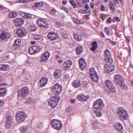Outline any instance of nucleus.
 <instances>
[{"label":"nucleus","instance_id":"f257e3e1","mask_svg":"<svg viewBox=\"0 0 133 133\" xmlns=\"http://www.w3.org/2000/svg\"><path fill=\"white\" fill-rule=\"evenodd\" d=\"M117 113L121 120H126L128 118V114L127 111L122 108H119Z\"/></svg>","mask_w":133,"mask_h":133},{"label":"nucleus","instance_id":"f03ea898","mask_svg":"<svg viewBox=\"0 0 133 133\" xmlns=\"http://www.w3.org/2000/svg\"><path fill=\"white\" fill-rule=\"evenodd\" d=\"M59 97L58 96H55L52 97L48 102L49 105L51 106L52 108H55L57 105L60 100Z\"/></svg>","mask_w":133,"mask_h":133},{"label":"nucleus","instance_id":"7ed1b4c3","mask_svg":"<svg viewBox=\"0 0 133 133\" xmlns=\"http://www.w3.org/2000/svg\"><path fill=\"white\" fill-rule=\"evenodd\" d=\"M51 124L54 129L58 131L61 129L62 126L61 121L56 119H52L51 121Z\"/></svg>","mask_w":133,"mask_h":133},{"label":"nucleus","instance_id":"20e7f679","mask_svg":"<svg viewBox=\"0 0 133 133\" xmlns=\"http://www.w3.org/2000/svg\"><path fill=\"white\" fill-rule=\"evenodd\" d=\"M27 116V115L23 111L18 112L16 113V119L19 122L23 121Z\"/></svg>","mask_w":133,"mask_h":133},{"label":"nucleus","instance_id":"39448f33","mask_svg":"<svg viewBox=\"0 0 133 133\" xmlns=\"http://www.w3.org/2000/svg\"><path fill=\"white\" fill-rule=\"evenodd\" d=\"M114 81L116 84L123 88H124L125 86L124 79L118 75H116L115 76Z\"/></svg>","mask_w":133,"mask_h":133},{"label":"nucleus","instance_id":"423d86ee","mask_svg":"<svg viewBox=\"0 0 133 133\" xmlns=\"http://www.w3.org/2000/svg\"><path fill=\"white\" fill-rule=\"evenodd\" d=\"M104 104L103 100L99 99L94 102L93 105L94 108L99 110H102L104 108Z\"/></svg>","mask_w":133,"mask_h":133},{"label":"nucleus","instance_id":"0eeeda50","mask_svg":"<svg viewBox=\"0 0 133 133\" xmlns=\"http://www.w3.org/2000/svg\"><path fill=\"white\" fill-rule=\"evenodd\" d=\"M29 93L28 88L27 87H24L18 91V96L19 97L23 98L26 96Z\"/></svg>","mask_w":133,"mask_h":133},{"label":"nucleus","instance_id":"6e6552de","mask_svg":"<svg viewBox=\"0 0 133 133\" xmlns=\"http://www.w3.org/2000/svg\"><path fill=\"white\" fill-rule=\"evenodd\" d=\"M52 90L54 92L56 95L59 94L62 90V87L61 85L58 83H56L52 88Z\"/></svg>","mask_w":133,"mask_h":133},{"label":"nucleus","instance_id":"1a4fd4ad","mask_svg":"<svg viewBox=\"0 0 133 133\" xmlns=\"http://www.w3.org/2000/svg\"><path fill=\"white\" fill-rule=\"evenodd\" d=\"M105 60L107 62L110 63H112L113 59L111 56L110 52L108 50H106L104 51Z\"/></svg>","mask_w":133,"mask_h":133},{"label":"nucleus","instance_id":"9d476101","mask_svg":"<svg viewBox=\"0 0 133 133\" xmlns=\"http://www.w3.org/2000/svg\"><path fill=\"white\" fill-rule=\"evenodd\" d=\"M37 24L40 26L45 28H47L48 27V21L44 19H38L37 21Z\"/></svg>","mask_w":133,"mask_h":133},{"label":"nucleus","instance_id":"9b49d317","mask_svg":"<svg viewBox=\"0 0 133 133\" xmlns=\"http://www.w3.org/2000/svg\"><path fill=\"white\" fill-rule=\"evenodd\" d=\"M41 50V48L38 46H32L29 48L28 52L31 55H32L39 52Z\"/></svg>","mask_w":133,"mask_h":133},{"label":"nucleus","instance_id":"f8f14e48","mask_svg":"<svg viewBox=\"0 0 133 133\" xmlns=\"http://www.w3.org/2000/svg\"><path fill=\"white\" fill-rule=\"evenodd\" d=\"M105 83L106 85L110 91L114 92H116V88L111 81L106 80L105 81Z\"/></svg>","mask_w":133,"mask_h":133},{"label":"nucleus","instance_id":"ddd939ff","mask_svg":"<svg viewBox=\"0 0 133 133\" xmlns=\"http://www.w3.org/2000/svg\"><path fill=\"white\" fill-rule=\"evenodd\" d=\"M72 64V62L68 60L64 62L62 65V68L63 70H65L69 69L71 66Z\"/></svg>","mask_w":133,"mask_h":133},{"label":"nucleus","instance_id":"4468645a","mask_svg":"<svg viewBox=\"0 0 133 133\" xmlns=\"http://www.w3.org/2000/svg\"><path fill=\"white\" fill-rule=\"evenodd\" d=\"M16 33L19 37H22L26 35L27 32L25 29L21 28L17 30Z\"/></svg>","mask_w":133,"mask_h":133},{"label":"nucleus","instance_id":"2eb2a0df","mask_svg":"<svg viewBox=\"0 0 133 133\" xmlns=\"http://www.w3.org/2000/svg\"><path fill=\"white\" fill-rule=\"evenodd\" d=\"M78 63L80 68L82 70H83L86 65L85 61L83 58H81L79 60Z\"/></svg>","mask_w":133,"mask_h":133},{"label":"nucleus","instance_id":"dca6fc26","mask_svg":"<svg viewBox=\"0 0 133 133\" xmlns=\"http://www.w3.org/2000/svg\"><path fill=\"white\" fill-rule=\"evenodd\" d=\"M104 70L105 72L110 73L114 70V67L112 65L105 64L104 65Z\"/></svg>","mask_w":133,"mask_h":133},{"label":"nucleus","instance_id":"f3484780","mask_svg":"<svg viewBox=\"0 0 133 133\" xmlns=\"http://www.w3.org/2000/svg\"><path fill=\"white\" fill-rule=\"evenodd\" d=\"M48 79L45 77L41 78L38 82V83L41 87H43L45 86L47 84Z\"/></svg>","mask_w":133,"mask_h":133},{"label":"nucleus","instance_id":"a211bd4d","mask_svg":"<svg viewBox=\"0 0 133 133\" xmlns=\"http://www.w3.org/2000/svg\"><path fill=\"white\" fill-rule=\"evenodd\" d=\"M14 22L15 23L16 26H21L23 24L24 21L23 19L19 18L15 19Z\"/></svg>","mask_w":133,"mask_h":133},{"label":"nucleus","instance_id":"6ab92c4d","mask_svg":"<svg viewBox=\"0 0 133 133\" xmlns=\"http://www.w3.org/2000/svg\"><path fill=\"white\" fill-rule=\"evenodd\" d=\"M48 38L51 40H55L58 38V35L54 32H50L48 35Z\"/></svg>","mask_w":133,"mask_h":133},{"label":"nucleus","instance_id":"aec40b11","mask_svg":"<svg viewBox=\"0 0 133 133\" xmlns=\"http://www.w3.org/2000/svg\"><path fill=\"white\" fill-rule=\"evenodd\" d=\"M49 56L50 54L48 52H44L41 56V58L43 62H44L48 59Z\"/></svg>","mask_w":133,"mask_h":133},{"label":"nucleus","instance_id":"412c9836","mask_svg":"<svg viewBox=\"0 0 133 133\" xmlns=\"http://www.w3.org/2000/svg\"><path fill=\"white\" fill-rule=\"evenodd\" d=\"M114 128L116 130L121 132L124 131L123 127L122 124L119 122L117 123L114 125Z\"/></svg>","mask_w":133,"mask_h":133},{"label":"nucleus","instance_id":"4be33fe9","mask_svg":"<svg viewBox=\"0 0 133 133\" xmlns=\"http://www.w3.org/2000/svg\"><path fill=\"white\" fill-rule=\"evenodd\" d=\"M54 75L56 79L60 77L62 75V70H56L54 72Z\"/></svg>","mask_w":133,"mask_h":133},{"label":"nucleus","instance_id":"5701e85b","mask_svg":"<svg viewBox=\"0 0 133 133\" xmlns=\"http://www.w3.org/2000/svg\"><path fill=\"white\" fill-rule=\"evenodd\" d=\"M77 98L80 101H85L88 98V96H85L83 94H79L77 96Z\"/></svg>","mask_w":133,"mask_h":133},{"label":"nucleus","instance_id":"b1692460","mask_svg":"<svg viewBox=\"0 0 133 133\" xmlns=\"http://www.w3.org/2000/svg\"><path fill=\"white\" fill-rule=\"evenodd\" d=\"M21 44V40L19 39H16L14 41L13 47L14 48L16 47V48H17L19 47Z\"/></svg>","mask_w":133,"mask_h":133},{"label":"nucleus","instance_id":"393cba45","mask_svg":"<svg viewBox=\"0 0 133 133\" xmlns=\"http://www.w3.org/2000/svg\"><path fill=\"white\" fill-rule=\"evenodd\" d=\"M9 37V33L7 32H2L0 36V39L4 40L8 38Z\"/></svg>","mask_w":133,"mask_h":133},{"label":"nucleus","instance_id":"a878e982","mask_svg":"<svg viewBox=\"0 0 133 133\" xmlns=\"http://www.w3.org/2000/svg\"><path fill=\"white\" fill-rule=\"evenodd\" d=\"M91 45L92 46L90 48V49L91 51H94L98 47L97 43L95 41L92 43Z\"/></svg>","mask_w":133,"mask_h":133},{"label":"nucleus","instance_id":"bb28decb","mask_svg":"<svg viewBox=\"0 0 133 133\" xmlns=\"http://www.w3.org/2000/svg\"><path fill=\"white\" fill-rule=\"evenodd\" d=\"M9 68V65L5 64H1L0 65V70L3 71H6Z\"/></svg>","mask_w":133,"mask_h":133},{"label":"nucleus","instance_id":"cd10ccee","mask_svg":"<svg viewBox=\"0 0 133 133\" xmlns=\"http://www.w3.org/2000/svg\"><path fill=\"white\" fill-rule=\"evenodd\" d=\"M7 89L6 88H3L0 89V97H4L6 94Z\"/></svg>","mask_w":133,"mask_h":133},{"label":"nucleus","instance_id":"c85d7f7f","mask_svg":"<svg viewBox=\"0 0 133 133\" xmlns=\"http://www.w3.org/2000/svg\"><path fill=\"white\" fill-rule=\"evenodd\" d=\"M72 85L75 88H77L80 87L81 83L80 81L78 80H76L74 81L72 83Z\"/></svg>","mask_w":133,"mask_h":133},{"label":"nucleus","instance_id":"c756f323","mask_svg":"<svg viewBox=\"0 0 133 133\" xmlns=\"http://www.w3.org/2000/svg\"><path fill=\"white\" fill-rule=\"evenodd\" d=\"M76 54L77 55H79L83 51V47L82 45L79 46L75 49Z\"/></svg>","mask_w":133,"mask_h":133},{"label":"nucleus","instance_id":"7c9ffc66","mask_svg":"<svg viewBox=\"0 0 133 133\" xmlns=\"http://www.w3.org/2000/svg\"><path fill=\"white\" fill-rule=\"evenodd\" d=\"M90 77L91 79L93 81L96 82H98L99 81V77L98 74L90 76Z\"/></svg>","mask_w":133,"mask_h":133},{"label":"nucleus","instance_id":"2f4dec72","mask_svg":"<svg viewBox=\"0 0 133 133\" xmlns=\"http://www.w3.org/2000/svg\"><path fill=\"white\" fill-rule=\"evenodd\" d=\"M89 74L90 77L98 74L95 69L93 68H92L90 69Z\"/></svg>","mask_w":133,"mask_h":133},{"label":"nucleus","instance_id":"473e14b6","mask_svg":"<svg viewBox=\"0 0 133 133\" xmlns=\"http://www.w3.org/2000/svg\"><path fill=\"white\" fill-rule=\"evenodd\" d=\"M109 6V9L111 10L114 11L115 10V8L114 4L112 1L110 2Z\"/></svg>","mask_w":133,"mask_h":133},{"label":"nucleus","instance_id":"72a5a7b5","mask_svg":"<svg viewBox=\"0 0 133 133\" xmlns=\"http://www.w3.org/2000/svg\"><path fill=\"white\" fill-rule=\"evenodd\" d=\"M43 3L42 2H36L34 3V6L36 8L41 7L43 5Z\"/></svg>","mask_w":133,"mask_h":133},{"label":"nucleus","instance_id":"f704fd0d","mask_svg":"<svg viewBox=\"0 0 133 133\" xmlns=\"http://www.w3.org/2000/svg\"><path fill=\"white\" fill-rule=\"evenodd\" d=\"M27 129L28 128L27 126H23L20 128L19 130L22 132L23 133L26 131Z\"/></svg>","mask_w":133,"mask_h":133},{"label":"nucleus","instance_id":"c9c22d12","mask_svg":"<svg viewBox=\"0 0 133 133\" xmlns=\"http://www.w3.org/2000/svg\"><path fill=\"white\" fill-rule=\"evenodd\" d=\"M9 58V55L7 53H5L3 55L2 58L3 61H5L8 59Z\"/></svg>","mask_w":133,"mask_h":133},{"label":"nucleus","instance_id":"e433bc0d","mask_svg":"<svg viewBox=\"0 0 133 133\" xmlns=\"http://www.w3.org/2000/svg\"><path fill=\"white\" fill-rule=\"evenodd\" d=\"M26 102L28 104H31L33 103L34 101L31 97H29L26 99Z\"/></svg>","mask_w":133,"mask_h":133},{"label":"nucleus","instance_id":"4c0bfd02","mask_svg":"<svg viewBox=\"0 0 133 133\" xmlns=\"http://www.w3.org/2000/svg\"><path fill=\"white\" fill-rule=\"evenodd\" d=\"M73 35L74 38L77 41H80L81 40L82 38L81 36H78L75 34H74Z\"/></svg>","mask_w":133,"mask_h":133},{"label":"nucleus","instance_id":"58836bf2","mask_svg":"<svg viewBox=\"0 0 133 133\" xmlns=\"http://www.w3.org/2000/svg\"><path fill=\"white\" fill-rule=\"evenodd\" d=\"M17 16L16 13L14 12H11L9 14L8 17H9L14 18Z\"/></svg>","mask_w":133,"mask_h":133},{"label":"nucleus","instance_id":"ea45409f","mask_svg":"<svg viewBox=\"0 0 133 133\" xmlns=\"http://www.w3.org/2000/svg\"><path fill=\"white\" fill-rule=\"evenodd\" d=\"M33 38L35 40H38L41 39L42 37L39 35H35L33 36Z\"/></svg>","mask_w":133,"mask_h":133},{"label":"nucleus","instance_id":"a19ab883","mask_svg":"<svg viewBox=\"0 0 133 133\" xmlns=\"http://www.w3.org/2000/svg\"><path fill=\"white\" fill-rule=\"evenodd\" d=\"M74 22L77 24H83V22L80 19H75L74 20Z\"/></svg>","mask_w":133,"mask_h":133},{"label":"nucleus","instance_id":"79ce46f5","mask_svg":"<svg viewBox=\"0 0 133 133\" xmlns=\"http://www.w3.org/2000/svg\"><path fill=\"white\" fill-rule=\"evenodd\" d=\"M92 124L93 126L96 127H98L97 125L99 124V123L97 122V121H95L92 122Z\"/></svg>","mask_w":133,"mask_h":133},{"label":"nucleus","instance_id":"37998d69","mask_svg":"<svg viewBox=\"0 0 133 133\" xmlns=\"http://www.w3.org/2000/svg\"><path fill=\"white\" fill-rule=\"evenodd\" d=\"M69 2L74 8H77V5L76 4L74 3L73 0H71L69 1Z\"/></svg>","mask_w":133,"mask_h":133},{"label":"nucleus","instance_id":"c03bdc74","mask_svg":"<svg viewBox=\"0 0 133 133\" xmlns=\"http://www.w3.org/2000/svg\"><path fill=\"white\" fill-rule=\"evenodd\" d=\"M95 113L97 117H100L102 115V113L100 111H96Z\"/></svg>","mask_w":133,"mask_h":133},{"label":"nucleus","instance_id":"a18cd8bd","mask_svg":"<svg viewBox=\"0 0 133 133\" xmlns=\"http://www.w3.org/2000/svg\"><path fill=\"white\" fill-rule=\"evenodd\" d=\"M30 28L31 30L32 31H35L37 30L36 26L34 25H31Z\"/></svg>","mask_w":133,"mask_h":133},{"label":"nucleus","instance_id":"49530a36","mask_svg":"<svg viewBox=\"0 0 133 133\" xmlns=\"http://www.w3.org/2000/svg\"><path fill=\"white\" fill-rule=\"evenodd\" d=\"M11 122H10L6 121V123L5 127L6 128H9L11 125Z\"/></svg>","mask_w":133,"mask_h":133},{"label":"nucleus","instance_id":"de8ad7c7","mask_svg":"<svg viewBox=\"0 0 133 133\" xmlns=\"http://www.w3.org/2000/svg\"><path fill=\"white\" fill-rule=\"evenodd\" d=\"M104 31L107 35H110V32L108 28H105L104 29Z\"/></svg>","mask_w":133,"mask_h":133},{"label":"nucleus","instance_id":"09e8293b","mask_svg":"<svg viewBox=\"0 0 133 133\" xmlns=\"http://www.w3.org/2000/svg\"><path fill=\"white\" fill-rule=\"evenodd\" d=\"M57 12V11L55 9H52L50 13L51 15H55L56 12Z\"/></svg>","mask_w":133,"mask_h":133},{"label":"nucleus","instance_id":"8fccbe9b","mask_svg":"<svg viewBox=\"0 0 133 133\" xmlns=\"http://www.w3.org/2000/svg\"><path fill=\"white\" fill-rule=\"evenodd\" d=\"M112 21V18L111 17H109L106 20V22L108 24L111 23Z\"/></svg>","mask_w":133,"mask_h":133},{"label":"nucleus","instance_id":"3c124183","mask_svg":"<svg viewBox=\"0 0 133 133\" xmlns=\"http://www.w3.org/2000/svg\"><path fill=\"white\" fill-rule=\"evenodd\" d=\"M6 121L11 122L12 121V119L10 116H9L6 117Z\"/></svg>","mask_w":133,"mask_h":133},{"label":"nucleus","instance_id":"603ef678","mask_svg":"<svg viewBox=\"0 0 133 133\" xmlns=\"http://www.w3.org/2000/svg\"><path fill=\"white\" fill-rule=\"evenodd\" d=\"M31 17V15L29 14L26 13V14L25 18H30Z\"/></svg>","mask_w":133,"mask_h":133},{"label":"nucleus","instance_id":"864d4df0","mask_svg":"<svg viewBox=\"0 0 133 133\" xmlns=\"http://www.w3.org/2000/svg\"><path fill=\"white\" fill-rule=\"evenodd\" d=\"M61 9L64 11L68 13V9L62 7L60 8Z\"/></svg>","mask_w":133,"mask_h":133},{"label":"nucleus","instance_id":"5fc2aeb1","mask_svg":"<svg viewBox=\"0 0 133 133\" xmlns=\"http://www.w3.org/2000/svg\"><path fill=\"white\" fill-rule=\"evenodd\" d=\"M26 2L25 0H20L17 1L16 3H24Z\"/></svg>","mask_w":133,"mask_h":133},{"label":"nucleus","instance_id":"6e6d98bb","mask_svg":"<svg viewBox=\"0 0 133 133\" xmlns=\"http://www.w3.org/2000/svg\"><path fill=\"white\" fill-rule=\"evenodd\" d=\"M101 11H103L105 10V6L103 5H101Z\"/></svg>","mask_w":133,"mask_h":133},{"label":"nucleus","instance_id":"4d7b16f0","mask_svg":"<svg viewBox=\"0 0 133 133\" xmlns=\"http://www.w3.org/2000/svg\"><path fill=\"white\" fill-rule=\"evenodd\" d=\"M86 11L85 10L81 9L80 10L79 12L81 13L84 14L85 13Z\"/></svg>","mask_w":133,"mask_h":133},{"label":"nucleus","instance_id":"13d9d810","mask_svg":"<svg viewBox=\"0 0 133 133\" xmlns=\"http://www.w3.org/2000/svg\"><path fill=\"white\" fill-rule=\"evenodd\" d=\"M5 9V8L3 6L0 5V10H3H3Z\"/></svg>","mask_w":133,"mask_h":133},{"label":"nucleus","instance_id":"bf43d9fd","mask_svg":"<svg viewBox=\"0 0 133 133\" xmlns=\"http://www.w3.org/2000/svg\"><path fill=\"white\" fill-rule=\"evenodd\" d=\"M26 13H25L24 12H22L21 14V16L23 17H24L25 18L26 14Z\"/></svg>","mask_w":133,"mask_h":133},{"label":"nucleus","instance_id":"052dcab7","mask_svg":"<svg viewBox=\"0 0 133 133\" xmlns=\"http://www.w3.org/2000/svg\"><path fill=\"white\" fill-rule=\"evenodd\" d=\"M115 19L117 22H119L120 21V19L117 17H114Z\"/></svg>","mask_w":133,"mask_h":133},{"label":"nucleus","instance_id":"680f3d73","mask_svg":"<svg viewBox=\"0 0 133 133\" xmlns=\"http://www.w3.org/2000/svg\"><path fill=\"white\" fill-rule=\"evenodd\" d=\"M89 0H82V2L83 4H85L87 2H89Z\"/></svg>","mask_w":133,"mask_h":133},{"label":"nucleus","instance_id":"e2e57ef3","mask_svg":"<svg viewBox=\"0 0 133 133\" xmlns=\"http://www.w3.org/2000/svg\"><path fill=\"white\" fill-rule=\"evenodd\" d=\"M110 42L113 45H115L116 44V43L115 41L110 40Z\"/></svg>","mask_w":133,"mask_h":133},{"label":"nucleus","instance_id":"0e129e2a","mask_svg":"<svg viewBox=\"0 0 133 133\" xmlns=\"http://www.w3.org/2000/svg\"><path fill=\"white\" fill-rule=\"evenodd\" d=\"M90 6L91 8L92 9H93L94 8V4L93 3H90Z\"/></svg>","mask_w":133,"mask_h":133},{"label":"nucleus","instance_id":"69168bd1","mask_svg":"<svg viewBox=\"0 0 133 133\" xmlns=\"http://www.w3.org/2000/svg\"><path fill=\"white\" fill-rule=\"evenodd\" d=\"M76 101V99H71L70 100V102L72 103H74Z\"/></svg>","mask_w":133,"mask_h":133},{"label":"nucleus","instance_id":"338daca9","mask_svg":"<svg viewBox=\"0 0 133 133\" xmlns=\"http://www.w3.org/2000/svg\"><path fill=\"white\" fill-rule=\"evenodd\" d=\"M87 85L88 83L86 82H83V85L84 87H86L87 86Z\"/></svg>","mask_w":133,"mask_h":133},{"label":"nucleus","instance_id":"774afa93","mask_svg":"<svg viewBox=\"0 0 133 133\" xmlns=\"http://www.w3.org/2000/svg\"><path fill=\"white\" fill-rule=\"evenodd\" d=\"M70 110V108L68 107L66 109L65 111L67 112H69Z\"/></svg>","mask_w":133,"mask_h":133}]
</instances>
